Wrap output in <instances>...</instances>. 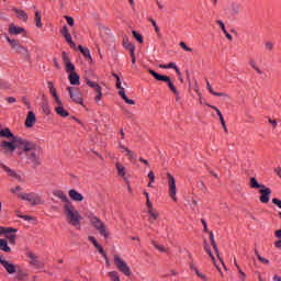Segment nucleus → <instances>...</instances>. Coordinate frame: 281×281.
<instances>
[{
	"mask_svg": "<svg viewBox=\"0 0 281 281\" xmlns=\"http://www.w3.org/2000/svg\"><path fill=\"white\" fill-rule=\"evenodd\" d=\"M95 249H98L99 254H102L103 258H105L106 260V254H104V248H102V246L99 245V247H95Z\"/></svg>",
	"mask_w": 281,
	"mask_h": 281,
	"instance_id": "50",
	"label": "nucleus"
},
{
	"mask_svg": "<svg viewBox=\"0 0 281 281\" xmlns=\"http://www.w3.org/2000/svg\"><path fill=\"white\" fill-rule=\"evenodd\" d=\"M260 192V198L259 201L262 203H268L269 202V196H271V189L267 188L266 186L259 190Z\"/></svg>",
	"mask_w": 281,
	"mask_h": 281,
	"instance_id": "13",
	"label": "nucleus"
},
{
	"mask_svg": "<svg viewBox=\"0 0 281 281\" xmlns=\"http://www.w3.org/2000/svg\"><path fill=\"white\" fill-rule=\"evenodd\" d=\"M123 100L126 102V104H135V101L133 99H128V97H125Z\"/></svg>",
	"mask_w": 281,
	"mask_h": 281,
	"instance_id": "60",
	"label": "nucleus"
},
{
	"mask_svg": "<svg viewBox=\"0 0 281 281\" xmlns=\"http://www.w3.org/2000/svg\"><path fill=\"white\" fill-rule=\"evenodd\" d=\"M27 256L30 258V265H32L33 268L43 269L45 263L41 261L34 252H27Z\"/></svg>",
	"mask_w": 281,
	"mask_h": 281,
	"instance_id": "11",
	"label": "nucleus"
},
{
	"mask_svg": "<svg viewBox=\"0 0 281 281\" xmlns=\"http://www.w3.org/2000/svg\"><path fill=\"white\" fill-rule=\"evenodd\" d=\"M119 95H121L123 100H126V92H124V88H119Z\"/></svg>",
	"mask_w": 281,
	"mask_h": 281,
	"instance_id": "45",
	"label": "nucleus"
},
{
	"mask_svg": "<svg viewBox=\"0 0 281 281\" xmlns=\"http://www.w3.org/2000/svg\"><path fill=\"white\" fill-rule=\"evenodd\" d=\"M180 47L182 49H184V52H192V48L188 47V45L186 44V42H181L180 43Z\"/></svg>",
	"mask_w": 281,
	"mask_h": 281,
	"instance_id": "42",
	"label": "nucleus"
},
{
	"mask_svg": "<svg viewBox=\"0 0 281 281\" xmlns=\"http://www.w3.org/2000/svg\"><path fill=\"white\" fill-rule=\"evenodd\" d=\"M88 218L92 227H94V229H97V232H99V234H101L103 238H109V228H106V224H104L102 220L93 214H90Z\"/></svg>",
	"mask_w": 281,
	"mask_h": 281,
	"instance_id": "3",
	"label": "nucleus"
},
{
	"mask_svg": "<svg viewBox=\"0 0 281 281\" xmlns=\"http://www.w3.org/2000/svg\"><path fill=\"white\" fill-rule=\"evenodd\" d=\"M22 32H25V29L16 26L14 24L9 25V34H11L12 36H19V34H22Z\"/></svg>",
	"mask_w": 281,
	"mask_h": 281,
	"instance_id": "16",
	"label": "nucleus"
},
{
	"mask_svg": "<svg viewBox=\"0 0 281 281\" xmlns=\"http://www.w3.org/2000/svg\"><path fill=\"white\" fill-rule=\"evenodd\" d=\"M109 277L112 281H120V276H117L116 271L109 272Z\"/></svg>",
	"mask_w": 281,
	"mask_h": 281,
	"instance_id": "39",
	"label": "nucleus"
},
{
	"mask_svg": "<svg viewBox=\"0 0 281 281\" xmlns=\"http://www.w3.org/2000/svg\"><path fill=\"white\" fill-rule=\"evenodd\" d=\"M249 186L252 190H261L262 188H265V184H260L256 177L250 178Z\"/></svg>",
	"mask_w": 281,
	"mask_h": 281,
	"instance_id": "20",
	"label": "nucleus"
},
{
	"mask_svg": "<svg viewBox=\"0 0 281 281\" xmlns=\"http://www.w3.org/2000/svg\"><path fill=\"white\" fill-rule=\"evenodd\" d=\"M274 247H277V249H281V239L274 243Z\"/></svg>",
	"mask_w": 281,
	"mask_h": 281,
	"instance_id": "63",
	"label": "nucleus"
},
{
	"mask_svg": "<svg viewBox=\"0 0 281 281\" xmlns=\"http://www.w3.org/2000/svg\"><path fill=\"white\" fill-rule=\"evenodd\" d=\"M13 10L15 14H18V19L24 22L27 21V13L24 10H21V9H13Z\"/></svg>",
	"mask_w": 281,
	"mask_h": 281,
	"instance_id": "24",
	"label": "nucleus"
},
{
	"mask_svg": "<svg viewBox=\"0 0 281 281\" xmlns=\"http://www.w3.org/2000/svg\"><path fill=\"white\" fill-rule=\"evenodd\" d=\"M0 137H7V139H11L14 142V139H19V137L14 136L10 128L0 130Z\"/></svg>",
	"mask_w": 281,
	"mask_h": 281,
	"instance_id": "19",
	"label": "nucleus"
},
{
	"mask_svg": "<svg viewBox=\"0 0 281 281\" xmlns=\"http://www.w3.org/2000/svg\"><path fill=\"white\" fill-rule=\"evenodd\" d=\"M123 47H125V49L130 52L131 56H133V53L135 52V45L130 43L128 38L123 40Z\"/></svg>",
	"mask_w": 281,
	"mask_h": 281,
	"instance_id": "23",
	"label": "nucleus"
},
{
	"mask_svg": "<svg viewBox=\"0 0 281 281\" xmlns=\"http://www.w3.org/2000/svg\"><path fill=\"white\" fill-rule=\"evenodd\" d=\"M212 247H213V249H214V251H215L217 258H218L220 260H223V259H221V256H218V246H217L216 244H212Z\"/></svg>",
	"mask_w": 281,
	"mask_h": 281,
	"instance_id": "52",
	"label": "nucleus"
},
{
	"mask_svg": "<svg viewBox=\"0 0 281 281\" xmlns=\"http://www.w3.org/2000/svg\"><path fill=\"white\" fill-rule=\"evenodd\" d=\"M274 236H277V238H281V231L280 229L276 231Z\"/></svg>",
	"mask_w": 281,
	"mask_h": 281,
	"instance_id": "64",
	"label": "nucleus"
},
{
	"mask_svg": "<svg viewBox=\"0 0 281 281\" xmlns=\"http://www.w3.org/2000/svg\"><path fill=\"white\" fill-rule=\"evenodd\" d=\"M35 23L36 27H43V23L41 22V12L38 11L35 12Z\"/></svg>",
	"mask_w": 281,
	"mask_h": 281,
	"instance_id": "34",
	"label": "nucleus"
},
{
	"mask_svg": "<svg viewBox=\"0 0 281 281\" xmlns=\"http://www.w3.org/2000/svg\"><path fill=\"white\" fill-rule=\"evenodd\" d=\"M86 82L88 87H91V89H94L98 86V82L91 81L89 79H86Z\"/></svg>",
	"mask_w": 281,
	"mask_h": 281,
	"instance_id": "43",
	"label": "nucleus"
},
{
	"mask_svg": "<svg viewBox=\"0 0 281 281\" xmlns=\"http://www.w3.org/2000/svg\"><path fill=\"white\" fill-rule=\"evenodd\" d=\"M11 192L13 193V194H18L19 195V192H21V187H15L14 189H11Z\"/></svg>",
	"mask_w": 281,
	"mask_h": 281,
	"instance_id": "58",
	"label": "nucleus"
},
{
	"mask_svg": "<svg viewBox=\"0 0 281 281\" xmlns=\"http://www.w3.org/2000/svg\"><path fill=\"white\" fill-rule=\"evenodd\" d=\"M250 66L255 68V70L257 71V74H262V70H260V68H258L256 66V61L255 60H250Z\"/></svg>",
	"mask_w": 281,
	"mask_h": 281,
	"instance_id": "41",
	"label": "nucleus"
},
{
	"mask_svg": "<svg viewBox=\"0 0 281 281\" xmlns=\"http://www.w3.org/2000/svg\"><path fill=\"white\" fill-rule=\"evenodd\" d=\"M54 196H57V199H60L63 201L64 205V214L67 217V221L69 225H72L74 227H80V221L82 217H80V212L76 210V206L69 201V198L65 194V192L60 190L53 191Z\"/></svg>",
	"mask_w": 281,
	"mask_h": 281,
	"instance_id": "1",
	"label": "nucleus"
},
{
	"mask_svg": "<svg viewBox=\"0 0 281 281\" xmlns=\"http://www.w3.org/2000/svg\"><path fill=\"white\" fill-rule=\"evenodd\" d=\"M88 240H90V243H92V245H94V247H100V244H98V239H95V237L89 236Z\"/></svg>",
	"mask_w": 281,
	"mask_h": 281,
	"instance_id": "40",
	"label": "nucleus"
},
{
	"mask_svg": "<svg viewBox=\"0 0 281 281\" xmlns=\"http://www.w3.org/2000/svg\"><path fill=\"white\" fill-rule=\"evenodd\" d=\"M148 214H149L150 221H157V218L159 217V213H157V211L153 209L148 210Z\"/></svg>",
	"mask_w": 281,
	"mask_h": 281,
	"instance_id": "30",
	"label": "nucleus"
},
{
	"mask_svg": "<svg viewBox=\"0 0 281 281\" xmlns=\"http://www.w3.org/2000/svg\"><path fill=\"white\" fill-rule=\"evenodd\" d=\"M36 124V114H34L32 111L27 113L26 120H25V126L26 128H32Z\"/></svg>",
	"mask_w": 281,
	"mask_h": 281,
	"instance_id": "15",
	"label": "nucleus"
},
{
	"mask_svg": "<svg viewBox=\"0 0 281 281\" xmlns=\"http://www.w3.org/2000/svg\"><path fill=\"white\" fill-rule=\"evenodd\" d=\"M0 167L5 170V172L9 175V177H13V179H16V181H23V179L21 178V176H20L19 173H16V171L10 169L8 166H5V165H0Z\"/></svg>",
	"mask_w": 281,
	"mask_h": 281,
	"instance_id": "17",
	"label": "nucleus"
},
{
	"mask_svg": "<svg viewBox=\"0 0 281 281\" xmlns=\"http://www.w3.org/2000/svg\"><path fill=\"white\" fill-rule=\"evenodd\" d=\"M148 179H149L150 183H155V172L149 171Z\"/></svg>",
	"mask_w": 281,
	"mask_h": 281,
	"instance_id": "49",
	"label": "nucleus"
},
{
	"mask_svg": "<svg viewBox=\"0 0 281 281\" xmlns=\"http://www.w3.org/2000/svg\"><path fill=\"white\" fill-rule=\"evenodd\" d=\"M20 218H23V221H34V217L30 215H20Z\"/></svg>",
	"mask_w": 281,
	"mask_h": 281,
	"instance_id": "55",
	"label": "nucleus"
},
{
	"mask_svg": "<svg viewBox=\"0 0 281 281\" xmlns=\"http://www.w3.org/2000/svg\"><path fill=\"white\" fill-rule=\"evenodd\" d=\"M255 254L260 262H262L263 265H269V259H265L262 256H260L258 250H255Z\"/></svg>",
	"mask_w": 281,
	"mask_h": 281,
	"instance_id": "38",
	"label": "nucleus"
},
{
	"mask_svg": "<svg viewBox=\"0 0 281 281\" xmlns=\"http://www.w3.org/2000/svg\"><path fill=\"white\" fill-rule=\"evenodd\" d=\"M19 199H22V201H29L31 205H41V198L36 195V193H19Z\"/></svg>",
	"mask_w": 281,
	"mask_h": 281,
	"instance_id": "7",
	"label": "nucleus"
},
{
	"mask_svg": "<svg viewBox=\"0 0 281 281\" xmlns=\"http://www.w3.org/2000/svg\"><path fill=\"white\" fill-rule=\"evenodd\" d=\"M61 58L64 61V65L66 66V74H76V66L71 64V59H69V55L67 53L61 54Z\"/></svg>",
	"mask_w": 281,
	"mask_h": 281,
	"instance_id": "10",
	"label": "nucleus"
},
{
	"mask_svg": "<svg viewBox=\"0 0 281 281\" xmlns=\"http://www.w3.org/2000/svg\"><path fill=\"white\" fill-rule=\"evenodd\" d=\"M231 12L233 16H236V14H240V4L236 2L231 3Z\"/></svg>",
	"mask_w": 281,
	"mask_h": 281,
	"instance_id": "25",
	"label": "nucleus"
},
{
	"mask_svg": "<svg viewBox=\"0 0 281 281\" xmlns=\"http://www.w3.org/2000/svg\"><path fill=\"white\" fill-rule=\"evenodd\" d=\"M102 100V92H97V95L94 97V102H100Z\"/></svg>",
	"mask_w": 281,
	"mask_h": 281,
	"instance_id": "57",
	"label": "nucleus"
},
{
	"mask_svg": "<svg viewBox=\"0 0 281 281\" xmlns=\"http://www.w3.org/2000/svg\"><path fill=\"white\" fill-rule=\"evenodd\" d=\"M151 245H154V247L156 249H158V251H160L161 254H166V247H164V245H159L157 241L153 240Z\"/></svg>",
	"mask_w": 281,
	"mask_h": 281,
	"instance_id": "33",
	"label": "nucleus"
},
{
	"mask_svg": "<svg viewBox=\"0 0 281 281\" xmlns=\"http://www.w3.org/2000/svg\"><path fill=\"white\" fill-rule=\"evenodd\" d=\"M168 177V186H169V196L172 201H177V181L172 175L167 173Z\"/></svg>",
	"mask_w": 281,
	"mask_h": 281,
	"instance_id": "8",
	"label": "nucleus"
},
{
	"mask_svg": "<svg viewBox=\"0 0 281 281\" xmlns=\"http://www.w3.org/2000/svg\"><path fill=\"white\" fill-rule=\"evenodd\" d=\"M65 19H66L68 25H70L72 27V25H74V18H71L69 15H66Z\"/></svg>",
	"mask_w": 281,
	"mask_h": 281,
	"instance_id": "47",
	"label": "nucleus"
},
{
	"mask_svg": "<svg viewBox=\"0 0 281 281\" xmlns=\"http://www.w3.org/2000/svg\"><path fill=\"white\" fill-rule=\"evenodd\" d=\"M67 89L72 102H76V104H82L83 102L82 92H80V90L72 87H68Z\"/></svg>",
	"mask_w": 281,
	"mask_h": 281,
	"instance_id": "9",
	"label": "nucleus"
},
{
	"mask_svg": "<svg viewBox=\"0 0 281 281\" xmlns=\"http://www.w3.org/2000/svg\"><path fill=\"white\" fill-rule=\"evenodd\" d=\"M0 146L4 150V153H14L18 148L16 143L14 140H2L0 143Z\"/></svg>",
	"mask_w": 281,
	"mask_h": 281,
	"instance_id": "12",
	"label": "nucleus"
},
{
	"mask_svg": "<svg viewBox=\"0 0 281 281\" xmlns=\"http://www.w3.org/2000/svg\"><path fill=\"white\" fill-rule=\"evenodd\" d=\"M132 34H133L134 38H136V41H138V43H144V37L142 36V34L137 33V31H132Z\"/></svg>",
	"mask_w": 281,
	"mask_h": 281,
	"instance_id": "36",
	"label": "nucleus"
},
{
	"mask_svg": "<svg viewBox=\"0 0 281 281\" xmlns=\"http://www.w3.org/2000/svg\"><path fill=\"white\" fill-rule=\"evenodd\" d=\"M195 273L199 278H201L202 280H205V274L201 273L199 270H195Z\"/></svg>",
	"mask_w": 281,
	"mask_h": 281,
	"instance_id": "62",
	"label": "nucleus"
},
{
	"mask_svg": "<svg viewBox=\"0 0 281 281\" xmlns=\"http://www.w3.org/2000/svg\"><path fill=\"white\" fill-rule=\"evenodd\" d=\"M237 271L239 273V280L245 281L247 280V274H245V272L243 271V269H240V266H237Z\"/></svg>",
	"mask_w": 281,
	"mask_h": 281,
	"instance_id": "37",
	"label": "nucleus"
},
{
	"mask_svg": "<svg viewBox=\"0 0 281 281\" xmlns=\"http://www.w3.org/2000/svg\"><path fill=\"white\" fill-rule=\"evenodd\" d=\"M0 265H2V267L5 269V271H7L8 273H10L11 276H12L13 273H16V266H14L13 263H11L10 261L0 259Z\"/></svg>",
	"mask_w": 281,
	"mask_h": 281,
	"instance_id": "14",
	"label": "nucleus"
},
{
	"mask_svg": "<svg viewBox=\"0 0 281 281\" xmlns=\"http://www.w3.org/2000/svg\"><path fill=\"white\" fill-rule=\"evenodd\" d=\"M60 33H61V36H67V35H69V29H67V26H64L61 29Z\"/></svg>",
	"mask_w": 281,
	"mask_h": 281,
	"instance_id": "48",
	"label": "nucleus"
},
{
	"mask_svg": "<svg viewBox=\"0 0 281 281\" xmlns=\"http://www.w3.org/2000/svg\"><path fill=\"white\" fill-rule=\"evenodd\" d=\"M0 249L1 251L10 252V246H8V240L0 239Z\"/></svg>",
	"mask_w": 281,
	"mask_h": 281,
	"instance_id": "28",
	"label": "nucleus"
},
{
	"mask_svg": "<svg viewBox=\"0 0 281 281\" xmlns=\"http://www.w3.org/2000/svg\"><path fill=\"white\" fill-rule=\"evenodd\" d=\"M79 50L81 54L85 56V58H90L91 59V53L89 52V48H83L82 46H78Z\"/></svg>",
	"mask_w": 281,
	"mask_h": 281,
	"instance_id": "31",
	"label": "nucleus"
},
{
	"mask_svg": "<svg viewBox=\"0 0 281 281\" xmlns=\"http://www.w3.org/2000/svg\"><path fill=\"white\" fill-rule=\"evenodd\" d=\"M217 24L221 26V30L223 31L224 34H227V30L225 29V23L223 21H217Z\"/></svg>",
	"mask_w": 281,
	"mask_h": 281,
	"instance_id": "46",
	"label": "nucleus"
},
{
	"mask_svg": "<svg viewBox=\"0 0 281 281\" xmlns=\"http://www.w3.org/2000/svg\"><path fill=\"white\" fill-rule=\"evenodd\" d=\"M204 250L210 256L212 262H216V258H214V255L212 254V249L210 248V245H207V240H204Z\"/></svg>",
	"mask_w": 281,
	"mask_h": 281,
	"instance_id": "26",
	"label": "nucleus"
},
{
	"mask_svg": "<svg viewBox=\"0 0 281 281\" xmlns=\"http://www.w3.org/2000/svg\"><path fill=\"white\" fill-rule=\"evenodd\" d=\"M116 170H117V175H120V177H125V175H126V172L124 171L125 168L120 162H116Z\"/></svg>",
	"mask_w": 281,
	"mask_h": 281,
	"instance_id": "32",
	"label": "nucleus"
},
{
	"mask_svg": "<svg viewBox=\"0 0 281 281\" xmlns=\"http://www.w3.org/2000/svg\"><path fill=\"white\" fill-rule=\"evenodd\" d=\"M14 143L20 150H24V153H26V159L32 161L33 166H41V157L38 156L41 155L42 149L38 145L21 137L14 138Z\"/></svg>",
	"mask_w": 281,
	"mask_h": 281,
	"instance_id": "2",
	"label": "nucleus"
},
{
	"mask_svg": "<svg viewBox=\"0 0 281 281\" xmlns=\"http://www.w3.org/2000/svg\"><path fill=\"white\" fill-rule=\"evenodd\" d=\"M126 155L130 157V159H137V156H135V154H133V150H127Z\"/></svg>",
	"mask_w": 281,
	"mask_h": 281,
	"instance_id": "51",
	"label": "nucleus"
},
{
	"mask_svg": "<svg viewBox=\"0 0 281 281\" xmlns=\"http://www.w3.org/2000/svg\"><path fill=\"white\" fill-rule=\"evenodd\" d=\"M211 109H213L214 111H216L218 117L223 116V113H221V110H218V108L211 105Z\"/></svg>",
	"mask_w": 281,
	"mask_h": 281,
	"instance_id": "61",
	"label": "nucleus"
},
{
	"mask_svg": "<svg viewBox=\"0 0 281 281\" xmlns=\"http://www.w3.org/2000/svg\"><path fill=\"white\" fill-rule=\"evenodd\" d=\"M68 194L72 201H77V202L85 201V196H82V194L76 191L75 189L70 190Z\"/></svg>",
	"mask_w": 281,
	"mask_h": 281,
	"instance_id": "18",
	"label": "nucleus"
},
{
	"mask_svg": "<svg viewBox=\"0 0 281 281\" xmlns=\"http://www.w3.org/2000/svg\"><path fill=\"white\" fill-rule=\"evenodd\" d=\"M210 240H211V245H215L216 240H214V233L210 232Z\"/></svg>",
	"mask_w": 281,
	"mask_h": 281,
	"instance_id": "59",
	"label": "nucleus"
},
{
	"mask_svg": "<svg viewBox=\"0 0 281 281\" xmlns=\"http://www.w3.org/2000/svg\"><path fill=\"white\" fill-rule=\"evenodd\" d=\"M55 111H56L57 115H60V117H69V112H67V110H65L63 104H58V106L55 108Z\"/></svg>",
	"mask_w": 281,
	"mask_h": 281,
	"instance_id": "21",
	"label": "nucleus"
},
{
	"mask_svg": "<svg viewBox=\"0 0 281 281\" xmlns=\"http://www.w3.org/2000/svg\"><path fill=\"white\" fill-rule=\"evenodd\" d=\"M148 71H149L150 76H153L156 80H158L160 82H167L170 91H172V93H177V87H175V83H172V81L170 80V77H168L166 75H160L153 69H149Z\"/></svg>",
	"mask_w": 281,
	"mask_h": 281,
	"instance_id": "4",
	"label": "nucleus"
},
{
	"mask_svg": "<svg viewBox=\"0 0 281 281\" xmlns=\"http://www.w3.org/2000/svg\"><path fill=\"white\" fill-rule=\"evenodd\" d=\"M272 203L274 205H278L280 207V210H281V200L280 199H277V198L272 199Z\"/></svg>",
	"mask_w": 281,
	"mask_h": 281,
	"instance_id": "53",
	"label": "nucleus"
},
{
	"mask_svg": "<svg viewBox=\"0 0 281 281\" xmlns=\"http://www.w3.org/2000/svg\"><path fill=\"white\" fill-rule=\"evenodd\" d=\"M8 238H9L10 245H14V240H16V236H14V235H9Z\"/></svg>",
	"mask_w": 281,
	"mask_h": 281,
	"instance_id": "54",
	"label": "nucleus"
},
{
	"mask_svg": "<svg viewBox=\"0 0 281 281\" xmlns=\"http://www.w3.org/2000/svg\"><path fill=\"white\" fill-rule=\"evenodd\" d=\"M49 91H50L53 98L55 99V102H57V104H63V101H60L58 93H56V88H50Z\"/></svg>",
	"mask_w": 281,
	"mask_h": 281,
	"instance_id": "29",
	"label": "nucleus"
},
{
	"mask_svg": "<svg viewBox=\"0 0 281 281\" xmlns=\"http://www.w3.org/2000/svg\"><path fill=\"white\" fill-rule=\"evenodd\" d=\"M65 41L70 45V47H76V43H74V40H71V34L68 33V35H64Z\"/></svg>",
	"mask_w": 281,
	"mask_h": 281,
	"instance_id": "35",
	"label": "nucleus"
},
{
	"mask_svg": "<svg viewBox=\"0 0 281 281\" xmlns=\"http://www.w3.org/2000/svg\"><path fill=\"white\" fill-rule=\"evenodd\" d=\"M266 49H269V52H271V49H273V43L271 42H266Z\"/></svg>",
	"mask_w": 281,
	"mask_h": 281,
	"instance_id": "56",
	"label": "nucleus"
},
{
	"mask_svg": "<svg viewBox=\"0 0 281 281\" xmlns=\"http://www.w3.org/2000/svg\"><path fill=\"white\" fill-rule=\"evenodd\" d=\"M68 80L70 85H80V76H78V74L76 72H71L70 75H68Z\"/></svg>",
	"mask_w": 281,
	"mask_h": 281,
	"instance_id": "22",
	"label": "nucleus"
},
{
	"mask_svg": "<svg viewBox=\"0 0 281 281\" xmlns=\"http://www.w3.org/2000/svg\"><path fill=\"white\" fill-rule=\"evenodd\" d=\"M206 89L210 91V93H212V95L225 97V93L223 92H215L214 89H212V85H210L209 80H206Z\"/></svg>",
	"mask_w": 281,
	"mask_h": 281,
	"instance_id": "27",
	"label": "nucleus"
},
{
	"mask_svg": "<svg viewBox=\"0 0 281 281\" xmlns=\"http://www.w3.org/2000/svg\"><path fill=\"white\" fill-rule=\"evenodd\" d=\"M167 69H176L177 74H179V68H177V64L175 63L168 64Z\"/></svg>",
	"mask_w": 281,
	"mask_h": 281,
	"instance_id": "44",
	"label": "nucleus"
},
{
	"mask_svg": "<svg viewBox=\"0 0 281 281\" xmlns=\"http://www.w3.org/2000/svg\"><path fill=\"white\" fill-rule=\"evenodd\" d=\"M8 43L11 45V47L18 54H22V56H30V50H27L26 47L21 45V42L19 40H12L9 36L5 37Z\"/></svg>",
	"mask_w": 281,
	"mask_h": 281,
	"instance_id": "5",
	"label": "nucleus"
},
{
	"mask_svg": "<svg viewBox=\"0 0 281 281\" xmlns=\"http://www.w3.org/2000/svg\"><path fill=\"white\" fill-rule=\"evenodd\" d=\"M114 265L117 267L121 273H124V276H127V277L132 276L133 272L131 271V268L128 267V265H126V262L122 260V258H120V256L117 255L114 256Z\"/></svg>",
	"mask_w": 281,
	"mask_h": 281,
	"instance_id": "6",
	"label": "nucleus"
}]
</instances>
